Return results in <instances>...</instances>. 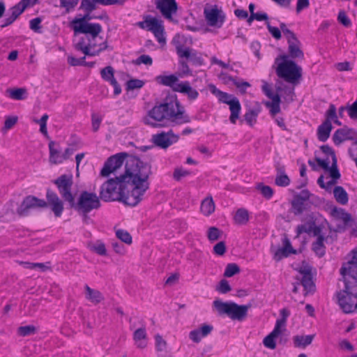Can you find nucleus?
Returning a JSON list of instances; mask_svg holds the SVG:
<instances>
[{
	"instance_id": "26",
	"label": "nucleus",
	"mask_w": 357,
	"mask_h": 357,
	"mask_svg": "<svg viewBox=\"0 0 357 357\" xmlns=\"http://www.w3.org/2000/svg\"><path fill=\"white\" fill-rule=\"evenodd\" d=\"M282 330L279 328V324H275L273 331L264 337L263 340L264 346L271 349H275L276 343L275 339L282 333Z\"/></svg>"
},
{
	"instance_id": "11",
	"label": "nucleus",
	"mask_w": 357,
	"mask_h": 357,
	"mask_svg": "<svg viewBox=\"0 0 357 357\" xmlns=\"http://www.w3.org/2000/svg\"><path fill=\"white\" fill-rule=\"evenodd\" d=\"M75 34L83 33L85 35L86 43L95 42L96 38L102 32V26L98 23L74 25L73 26Z\"/></svg>"
},
{
	"instance_id": "56",
	"label": "nucleus",
	"mask_w": 357,
	"mask_h": 357,
	"mask_svg": "<svg viewBox=\"0 0 357 357\" xmlns=\"http://www.w3.org/2000/svg\"><path fill=\"white\" fill-rule=\"evenodd\" d=\"M144 84V82L142 80L137 79H130L127 82V89L128 90H133L136 89L142 88Z\"/></svg>"
},
{
	"instance_id": "16",
	"label": "nucleus",
	"mask_w": 357,
	"mask_h": 357,
	"mask_svg": "<svg viewBox=\"0 0 357 357\" xmlns=\"http://www.w3.org/2000/svg\"><path fill=\"white\" fill-rule=\"evenodd\" d=\"M155 7L160 10L162 15L169 20H172V15L178 10V4L176 0H156Z\"/></svg>"
},
{
	"instance_id": "5",
	"label": "nucleus",
	"mask_w": 357,
	"mask_h": 357,
	"mask_svg": "<svg viewBox=\"0 0 357 357\" xmlns=\"http://www.w3.org/2000/svg\"><path fill=\"white\" fill-rule=\"evenodd\" d=\"M71 208H74L80 215L84 218L93 209H98L100 207V197L94 192L82 191L77 199H73V202L69 205Z\"/></svg>"
},
{
	"instance_id": "64",
	"label": "nucleus",
	"mask_w": 357,
	"mask_h": 357,
	"mask_svg": "<svg viewBox=\"0 0 357 357\" xmlns=\"http://www.w3.org/2000/svg\"><path fill=\"white\" fill-rule=\"evenodd\" d=\"M348 114L351 119H357V100L351 105L347 107Z\"/></svg>"
},
{
	"instance_id": "23",
	"label": "nucleus",
	"mask_w": 357,
	"mask_h": 357,
	"mask_svg": "<svg viewBox=\"0 0 357 357\" xmlns=\"http://www.w3.org/2000/svg\"><path fill=\"white\" fill-rule=\"evenodd\" d=\"M158 83L163 86H169L174 91L176 92L177 86L181 85V83H178V78L175 75H159L155 78Z\"/></svg>"
},
{
	"instance_id": "63",
	"label": "nucleus",
	"mask_w": 357,
	"mask_h": 357,
	"mask_svg": "<svg viewBox=\"0 0 357 357\" xmlns=\"http://www.w3.org/2000/svg\"><path fill=\"white\" fill-rule=\"evenodd\" d=\"M213 252L215 254L222 256L226 252V245L224 241H220L215 244L213 247Z\"/></svg>"
},
{
	"instance_id": "41",
	"label": "nucleus",
	"mask_w": 357,
	"mask_h": 357,
	"mask_svg": "<svg viewBox=\"0 0 357 357\" xmlns=\"http://www.w3.org/2000/svg\"><path fill=\"white\" fill-rule=\"evenodd\" d=\"M234 220L238 225L246 224L249 220L248 211L245 208L238 209L234 216Z\"/></svg>"
},
{
	"instance_id": "35",
	"label": "nucleus",
	"mask_w": 357,
	"mask_h": 357,
	"mask_svg": "<svg viewBox=\"0 0 357 357\" xmlns=\"http://www.w3.org/2000/svg\"><path fill=\"white\" fill-rule=\"evenodd\" d=\"M278 174L277 175L275 183L278 186H287L290 183V179L284 173V167L283 166L277 167Z\"/></svg>"
},
{
	"instance_id": "36",
	"label": "nucleus",
	"mask_w": 357,
	"mask_h": 357,
	"mask_svg": "<svg viewBox=\"0 0 357 357\" xmlns=\"http://www.w3.org/2000/svg\"><path fill=\"white\" fill-rule=\"evenodd\" d=\"M301 284L305 291V296L309 293H313L315 290V284L312 280V274L307 273L305 276H303L301 280Z\"/></svg>"
},
{
	"instance_id": "38",
	"label": "nucleus",
	"mask_w": 357,
	"mask_h": 357,
	"mask_svg": "<svg viewBox=\"0 0 357 357\" xmlns=\"http://www.w3.org/2000/svg\"><path fill=\"white\" fill-rule=\"evenodd\" d=\"M214 211H215V204L213 200V198L211 197H206V199H204L202 201V204H201L202 213L204 215L208 216L212 213H213Z\"/></svg>"
},
{
	"instance_id": "44",
	"label": "nucleus",
	"mask_w": 357,
	"mask_h": 357,
	"mask_svg": "<svg viewBox=\"0 0 357 357\" xmlns=\"http://www.w3.org/2000/svg\"><path fill=\"white\" fill-rule=\"evenodd\" d=\"M114 68L110 66H107L100 70L102 78L107 82H109L110 83L112 82V80L116 79L114 76Z\"/></svg>"
},
{
	"instance_id": "37",
	"label": "nucleus",
	"mask_w": 357,
	"mask_h": 357,
	"mask_svg": "<svg viewBox=\"0 0 357 357\" xmlns=\"http://www.w3.org/2000/svg\"><path fill=\"white\" fill-rule=\"evenodd\" d=\"M220 78L222 79L225 83H229V82H232L234 84L241 90L243 89V88H247L250 87V84L248 82H238L236 81V78L229 75L226 73H221L220 74Z\"/></svg>"
},
{
	"instance_id": "29",
	"label": "nucleus",
	"mask_w": 357,
	"mask_h": 357,
	"mask_svg": "<svg viewBox=\"0 0 357 357\" xmlns=\"http://www.w3.org/2000/svg\"><path fill=\"white\" fill-rule=\"evenodd\" d=\"M314 336V335H295L293 337L294 346L296 348L305 349L312 344Z\"/></svg>"
},
{
	"instance_id": "19",
	"label": "nucleus",
	"mask_w": 357,
	"mask_h": 357,
	"mask_svg": "<svg viewBox=\"0 0 357 357\" xmlns=\"http://www.w3.org/2000/svg\"><path fill=\"white\" fill-rule=\"evenodd\" d=\"M213 330V326L212 325L204 324L199 328L191 331L189 333V337L193 342L199 343L203 337L210 335Z\"/></svg>"
},
{
	"instance_id": "51",
	"label": "nucleus",
	"mask_w": 357,
	"mask_h": 357,
	"mask_svg": "<svg viewBox=\"0 0 357 357\" xmlns=\"http://www.w3.org/2000/svg\"><path fill=\"white\" fill-rule=\"evenodd\" d=\"M280 314L282 318L276 321L275 324H279V328L281 330H285L287 318L289 316L290 312L288 310L283 308L280 310Z\"/></svg>"
},
{
	"instance_id": "31",
	"label": "nucleus",
	"mask_w": 357,
	"mask_h": 357,
	"mask_svg": "<svg viewBox=\"0 0 357 357\" xmlns=\"http://www.w3.org/2000/svg\"><path fill=\"white\" fill-rule=\"evenodd\" d=\"M6 94L13 100H22L27 97V90L25 88L8 89Z\"/></svg>"
},
{
	"instance_id": "25",
	"label": "nucleus",
	"mask_w": 357,
	"mask_h": 357,
	"mask_svg": "<svg viewBox=\"0 0 357 357\" xmlns=\"http://www.w3.org/2000/svg\"><path fill=\"white\" fill-rule=\"evenodd\" d=\"M261 111V107L258 103H256L253 107L250 108L243 116L246 123L252 127L257 123V116Z\"/></svg>"
},
{
	"instance_id": "17",
	"label": "nucleus",
	"mask_w": 357,
	"mask_h": 357,
	"mask_svg": "<svg viewBox=\"0 0 357 357\" xmlns=\"http://www.w3.org/2000/svg\"><path fill=\"white\" fill-rule=\"evenodd\" d=\"M46 203L47 207L50 206L52 212L56 217H60L63 211V202L60 199L57 194L50 189L47 190L46 192Z\"/></svg>"
},
{
	"instance_id": "8",
	"label": "nucleus",
	"mask_w": 357,
	"mask_h": 357,
	"mask_svg": "<svg viewBox=\"0 0 357 357\" xmlns=\"http://www.w3.org/2000/svg\"><path fill=\"white\" fill-rule=\"evenodd\" d=\"M46 208H47V203L45 199H39L33 195H28L23 199L16 211L18 215L24 217L29 215L32 210Z\"/></svg>"
},
{
	"instance_id": "49",
	"label": "nucleus",
	"mask_w": 357,
	"mask_h": 357,
	"mask_svg": "<svg viewBox=\"0 0 357 357\" xmlns=\"http://www.w3.org/2000/svg\"><path fill=\"white\" fill-rule=\"evenodd\" d=\"M36 332V328L33 325H27V326H20L18 328V330H17L18 334L23 337L34 334Z\"/></svg>"
},
{
	"instance_id": "54",
	"label": "nucleus",
	"mask_w": 357,
	"mask_h": 357,
	"mask_svg": "<svg viewBox=\"0 0 357 357\" xmlns=\"http://www.w3.org/2000/svg\"><path fill=\"white\" fill-rule=\"evenodd\" d=\"M155 347L158 351H163L167 348V342L162 338V337L157 334L155 335Z\"/></svg>"
},
{
	"instance_id": "62",
	"label": "nucleus",
	"mask_w": 357,
	"mask_h": 357,
	"mask_svg": "<svg viewBox=\"0 0 357 357\" xmlns=\"http://www.w3.org/2000/svg\"><path fill=\"white\" fill-rule=\"evenodd\" d=\"M337 20L339 22L343 24L344 26H349L351 23L346 13L344 10H340L337 16Z\"/></svg>"
},
{
	"instance_id": "45",
	"label": "nucleus",
	"mask_w": 357,
	"mask_h": 357,
	"mask_svg": "<svg viewBox=\"0 0 357 357\" xmlns=\"http://www.w3.org/2000/svg\"><path fill=\"white\" fill-rule=\"evenodd\" d=\"M240 273L239 266L234 263L228 264L225 268L224 276L230 278Z\"/></svg>"
},
{
	"instance_id": "24",
	"label": "nucleus",
	"mask_w": 357,
	"mask_h": 357,
	"mask_svg": "<svg viewBox=\"0 0 357 357\" xmlns=\"http://www.w3.org/2000/svg\"><path fill=\"white\" fill-rule=\"evenodd\" d=\"M176 92H179L186 95L188 96V100L191 101L196 100L199 96L198 91L196 89H193L190 86V82L187 81L181 82V85L177 86Z\"/></svg>"
},
{
	"instance_id": "52",
	"label": "nucleus",
	"mask_w": 357,
	"mask_h": 357,
	"mask_svg": "<svg viewBox=\"0 0 357 357\" xmlns=\"http://www.w3.org/2000/svg\"><path fill=\"white\" fill-rule=\"evenodd\" d=\"M221 234L222 231L218 227H211L208 229L207 236L210 241H215L220 238Z\"/></svg>"
},
{
	"instance_id": "42",
	"label": "nucleus",
	"mask_w": 357,
	"mask_h": 357,
	"mask_svg": "<svg viewBox=\"0 0 357 357\" xmlns=\"http://www.w3.org/2000/svg\"><path fill=\"white\" fill-rule=\"evenodd\" d=\"M256 189L267 199H271L273 195V190L270 186L265 185L262 183H258L256 186Z\"/></svg>"
},
{
	"instance_id": "57",
	"label": "nucleus",
	"mask_w": 357,
	"mask_h": 357,
	"mask_svg": "<svg viewBox=\"0 0 357 357\" xmlns=\"http://www.w3.org/2000/svg\"><path fill=\"white\" fill-rule=\"evenodd\" d=\"M133 63L136 65L144 63L147 66H151L153 63V60L149 55L142 54L139 56L135 61H133Z\"/></svg>"
},
{
	"instance_id": "40",
	"label": "nucleus",
	"mask_w": 357,
	"mask_h": 357,
	"mask_svg": "<svg viewBox=\"0 0 357 357\" xmlns=\"http://www.w3.org/2000/svg\"><path fill=\"white\" fill-rule=\"evenodd\" d=\"M305 202V201L294 197L291 201V208L294 215H298L303 213L306 209Z\"/></svg>"
},
{
	"instance_id": "21",
	"label": "nucleus",
	"mask_w": 357,
	"mask_h": 357,
	"mask_svg": "<svg viewBox=\"0 0 357 357\" xmlns=\"http://www.w3.org/2000/svg\"><path fill=\"white\" fill-rule=\"evenodd\" d=\"M149 31H151L154 34L159 43L165 41V38L164 37V26L162 21L151 17Z\"/></svg>"
},
{
	"instance_id": "39",
	"label": "nucleus",
	"mask_w": 357,
	"mask_h": 357,
	"mask_svg": "<svg viewBox=\"0 0 357 357\" xmlns=\"http://www.w3.org/2000/svg\"><path fill=\"white\" fill-rule=\"evenodd\" d=\"M280 97L278 94H275L273 98H271V101H266L264 102L266 107L270 109V112L272 115H275L279 113L280 111Z\"/></svg>"
},
{
	"instance_id": "6",
	"label": "nucleus",
	"mask_w": 357,
	"mask_h": 357,
	"mask_svg": "<svg viewBox=\"0 0 357 357\" xmlns=\"http://www.w3.org/2000/svg\"><path fill=\"white\" fill-rule=\"evenodd\" d=\"M350 259L342 264L340 273L344 284L357 286V248L349 255Z\"/></svg>"
},
{
	"instance_id": "60",
	"label": "nucleus",
	"mask_w": 357,
	"mask_h": 357,
	"mask_svg": "<svg viewBox=\"0 0 357 357\" xmlns=\"http://www.w3.org/2000/svg\"><path fill=\"white\" fill-rule=\"evenodd\" d=\"M231 289L229 282L226 280H222L219 285L216 287V290L221 294H227Z\"/></svg>"
},
{
	"instance_id": "9",
	"label": "nucleus",
	"mask_w": 357,
	"mask_h": 357,
	"mask_svg": "<svg viewBox=\"0 0 357 357\" xmlns=\"http://www.w3.org/2000/svg\"><path fill=\"white\" fill-rule=\"evenodd\" d=\"M53 183L56 185L63 200L70 205L75 197L71 192L73 184V176L71 174H62L54 180Z\"/></svg>"
},
{
	"instance_id": "2",
	"label": "nucleus",
	"mask_w": 357,
	"mask_h": 357,
	"mask_svg": "<svg viewBox=\"0 0 357 357\" xmlns=\"http://www.w3.org/2000/svg\"><path fill=\"white\" fill-rule=\"evenodd\" d=\"M164 119L170 120L176 124L187 123L189 116L185 113L184 108L180 105L176 95L168 96L162 103L154 106L144 117L146 124L153 127L160 126Z\"/></svg>"
},
{
	"instance_id": "34",
	"label": "nucleus",
	"mask_w": 357,
	"mask_h": 357,
	"mask_svg": "<svg viewBox=\"0 0 357 357\" xmlns=\"http://www.w3.org/2000/svg\"><path fill=\"white\" fill-rule=\"evenodd\" d=\"M146 338V332L144 327L137 329L133 333V339L137 342V347L143 349L146 347L144 341Z\"/></svg>"
},
{
	"instance_id": "22",
	"label": "nucleus",
	"mask_w": 357,
	"mask_h": 357,
	"mask_svg": "<svg viewBox=\"0 0 357 357\" xmlns=\"http://www.w3.org/2000/svg\"><path fill=\"white\" fill-rule=\"evenodd\" d=\"M97 46L96 42L86 43L85 39L82 38L75 45V49L81 51L86 56H97L100 53V50L91 51V49L94 48Z\"/></svg>"
},
{
	"instance_id": "50",
	"label": "nucleus",
	"mask_w": 357,
	"mask_h": 357,
	"mask_svg": "<svg viewBox=\"0 0 357 357\" xmlns=\"http://www.w3.org/2000/svg\"><path fill=\"white\" fill-rule=\"evenodd\" d=\"M327 171L329 172L330 176L331 177V178L337 180L340 178L341 175L339 172V169H337V159H336L335 156L333 157V161L332 163V166L329 167V169H328Z\"/></svg>"
},
{
	"instance_id": "43",
	"label": "nucleus",
	"mask_w": 357,
	"mask_h": 357,
	"mask_svg": "<svg viewBox=\"0 0 357 357\" xmlns=\"http://www.w3.org/2000/svg\"><path fill=\"white\" fill-rule=\"evenodd\" d=\"M315 222L314 220L309 221L303 225H299L296 227V233L297 236H300L303 233H307L310 234L312 231V227L314 226Z\"/></svg>"
},
{
	"instance_id": "20",
	"label": "nucleus",
	"mask_w": 357,
	"mask_h": 357,
	"mask_svg": "<svg viewBox=\"0 0 357 357\" xmlns=\"http://www.w3.org/2000/svg\"><path fill=\"white\" fill-rule=\"evenodd\" d=\"M178 140V135H153L152 142L161 149H166Z\"/></svg>"
},
{
	"instance_id": "30",
	"label": "nucleus",
	"mask_w": 357,
	"mask_h": 357,
	"mask_svg": "<svg viewBox=\"0 0 357 357\" xmlns=\"http://www.w3.org/2000/svg\"><path fill=\"white\" fill-rule=\"evenodd\" d=\"M289 56L291 59H303L304 54L301 49V43L298 40L288 43Z\"/></svg>"
},
{
	"instance_id": "48",
	"label": "nucleus",
	"mask_w": 357,
	"mask_h": 357,
	"mask_svg": "<svg viewBox=\"0 0 357 357\" xmlns=\"http://www.w3.org/2000/svg\"><path fill=\"white\" fill-rule=\"evenodd\" d=\"M90 250L98 254L99 255L105 256L107 254L105 245L101 241H98L96 243L90 245Z\"/></svg>"
},
{
	"instance_id": "15",
	"label": "nucleus",
	"mask_w": 357,
	"mask_h": 357,
	"mask_svg": "<svg viewBox=\"0 0 357 357\" xmlns=\"http://www.w3.org/2000/svg\"><path fill=\"white\" fill-rule=\"evenodd\" d=\"M204 14L208 25L220 28L225 20V15L218 8H204Z\"/></svg>"
},
{
	"instance_id": "61",
	"label": "nucleus",
	"mask_w": 357,
	"mask_h": 357,
	"mask_svg": "<svg viewBox=\"0 0 357 357\" xmlns=\"http://www.w3.org/2000/svg\"><path fill=\"white\" fill-rule=\"evenodd\" d=\"M190 174V172L188 170H185L182 168H176L174 172L173 177L176 181H178L183 177H185Z\"/></svg>"
},
{
	"instance_id": "55",
	"label": "nucleus",
	"mask_w": 357,
	"mask_h": 357,
	"mask_svg": "<svg viewBox=\"0 0 357 357\" xmlns=\"http://www.w3.org/2000/svg\"><path fill=\"white\" fill-rule=\"evenodd\" d=\"M78 2L79 0H60V6L69 12L77 5Z\"/></svg>"
},
{
	"instance_id": "59",
	"label": "nucleus",
	"mask_w": 357,
	"mask_h": 357,
	"mask_svg": "<svg viewBox=\"0 0 357 357\" xmlns=\"http://www.w3.org/2000/svg\"><path fill=\"white\" fill-rule=\"evenodd\" d=\"M85 56L81 57L80 59H77L73 56H68V63L72 66H85L86 65L85 63Z\"/></svg>"
},
{
	"instance_id": "32",
	"label": "nucleus",
	"mask_w": 357,
	"mask_h": 357,
	"mask_svg": "<svg viewBox=\"0 0 357 357\" xmlns=\"http://www.w3.org/2000/svg\"><path fill=\"white\" fill-rule=\"evenodd\" d=\"M325 237L319 236L316 241L312 244V250L319 257H322L326 253V246L324 245Z\"/></svg>"
},
{
	"instance_id": "46",
	"label": "nucleus",
	"mask_w": 357,
	"mask_h": 357,
	"mask_svg": "<svg viewBox=\"0 0 357 357\" xmlns=\"http://www.w3.org/2000/svg\"><path fill=\"white\" fill-rule=\"evenodd\" d=\"M96 0H82L79 9L84 10L86 13H91L96 8Z\"/></svg>"
},
{
	"instance_id": "18",
	"label": "nucleus",
	"mask_w": 357,
	"mask_h": 357,
	"mask_svg": "<svg viewBox=\"0 0 357 357\" xmlns=\"http://www.w3.org/2000/svg\"><path fill=\"white\" fill-rule=\"evenodd\" d=\"M29 4L30 0H22L17 4L13 6L9 10V12H10V16L6 17L3 20L4 23L0 26L1 28L6 27L13 24Z\"/></svg>"
},
{
	"instance_id": "53",
	"label": "nucleus",
	"mask_w": 357,
	"mask_h": 357,
	"mask_svg": "<svg viewBox=\"0 0 357 357\" xmlns=\"http://www.w3.org/2000/svg\"><path fill=\"white\" fill-rule=\"evenodd\" d=\"M91 13H86V14L79 18H75L72 21L73 26L74 25H80L90 24L89 21L93 19V17L90 15Z\"/></svg>"
},
{
	"instance_id": "7",
	"label": "nucleus",
	"mask_w": 357,
	"mask_h": 357,
	"mask_svg": "<svg viewBox=\"0 0 357 357\" xmlns=\"http://www.w3.org/2000/svg\"><path fill=\"white\" fill-rule=\"evenodd\" d=\"M356 287L344 284V289L337 293L338 304L345 313H352L357 310V292H353Z\"/></svg>"
},
{
	"instance_id": "58",
	"label": "nucleus",
	"mask_w": 357,
	"mask_h": 357,
	"mask_svg": "<svg viewBox=\"0 0 357 357\" xmlns=\"http://www.w3.org/2000/svg\"><path fill=\"white\" fill-rule=\"evenodd\" d=\"M266 24L269 33L272 35V36L276 40H280L282 37L281 31L280 29L271 26L268 21L266 22Z\"/></svg>"
},
{
	"instance_id": "12",
	"label": "nucleus",
	"mask_w": 357,
	"mask_h": 357,
	"mask_svg": "<svg viewBox=\"0 0 357 357\" xmlns=\"http://www.w3.org/2000/svg\"><path fill=\"white\" fill-rule=\"evenodd\" d=\"M219 100L229 105V109L231 111L230 121L232 123H235L236 120L239 117L241 112V104L238 99L232 95L228 94L227 93L218 91V92Z\"/></svg>"
},
{
	"instance_id": "10",
	"label": "nucleus",
	"mask_w": 357,
	"mask_h": 357,
	"mask_svg": "<svg viewBox=\"0 0 357 357\" xmlns=\"http://www.w3.org/2000/svg\"><path fill=\"white\" fill-rule=\"evenodd\" d=\"M129 155L126 153H119L110 156L105 162L102 167L100 174L102 176H108L111 173L115 172L118 169L122 167L124 161H127Z\"/></svg>"
},
{
	"instance_id": "3",
	"label": "nucleus",
	"mask_w": 357,
	"mask_h": 357,
	"mask_svg": "<svg viewBox=\"0 0 357 357\" xmlns=\"http://www.w3.org/2000/svg\"><path fill=\"white\" fill-rule=\"evenodd\" d=\"M286 54L280 56L282 62L276 68L277 75L284 81L292 84H297L302 77V68L295 61L287 60Z\"/></svg>"
},
{
	"instance_id": "27",
	"label": "nucleus",
	"mask_w": 357,
	"mask_h": 357,
	"mask_svg": "<svg viewBox=\"0 0 357 357\" xmlns=\"http://www.w3.org/2000/svg\"><path fill=\"white\" fill-rule=\"evenodd\" d=\"M86 298L93 304H98L104 300V297L100 291L91 289L88 285H85Z\"/></svg>"
},
{
	"instance_id": "33",
	"label": "nucleus",
	"mask_w": 357,
	"mask_h": 357,
	"mask_svg": "<svg viewBox=\"0 0 357 357\" xmlns=\"http://www.w3.org/2000/svg\"><path fill=\"white\" fill-rule=\"evenodd\" d=\"M333 195L335 200L342 205L348 203L349 197L346 190L342 186H335L333 189Z\"/></svg>"
},
{
	"instance_id": "14",
	"label": "nucleus",
	"mask_w": 357,
	"mask_h": 357,
	"mask_svg": "<svg viewBox=\"0 0 357 357\" xmlns=\"http://www.w3.org/2000/svg\"><path fill=\"white\" fill-rule=\"evenodd\" d=\"M175 47L179 58H185L195 66H202L203 64L204 61L201 54L195 50L185 47L179 43L176 45Z\"/></svg>"
},
{
	"instance_id": "47",
	"label": "nucleus",
	"mask_w": 357,
	"mask_h": 357,
	"mask_svg": "<svg viewBox=\"0 0 357 357\" xmlns=\"http://www.w3.org/2000/svg\"><path fill=\"white\" fill-rule=\"evenodd\" d=\"M116 236L119 239L126 244L130 245L132 243V236L127 231L119 229L116 231Z\"/></svg>"
},
{
	"instance_id": "4",
	"label": "nucleus",
	"mask_w": 357,
	"mask_h": 357,
	"mask_svg": "<svg viewBox=\"0 0 357 357\" xmlns=\"http://www.w3.org/2000/svg\"><path fill=\"white\" fill-rule=\"evenodd\" d=\"M213 305L220 314H227L231 319L239 321L247 317L251 307V305H239L234 302H222L220 300L214 301Z\"/></svg>"
},
{
	"instance_id": "13",
	"label": "nucleus",
	"mask_w": 357,
	"mask_h": 357,
	"mask_svg": "<svg viewBox=\"0 0 357 357\" xmlns=\"http://www.w3.org/2000/svg\"><path fill=\"white\" fill-rule=\"evenodd\" d=\"M325 116V121L318 127L317 134H330L333 128L332 122L337 126L341 125L337 119L336 107L334 105H330Z\"/></svg>"
},
{
	"instance_id": "1",
	"label": "nucleus",
	"mask_w": 357,
	"mask_h": 357,
	"mask_svg": "<svg viewBox=\"0 0 357 357\" xmlns=\"http://www.w3.org/2000/svg\"><path fill=\"white\" fill-rule=\"evenodd\" d=\"M151 163L136 156L129 157L125 164L123 174L105 182L99 197L104 202L121 201L130 206H137L150 188L152 175Z\"/></svg>"
},
{
	"instance_id": "28",
	"label": "nucleus",
	"mask_w": 357,
	"mask_h": 357,
	"mask_svg": "<svg viewBox=\"0 0 357 357\" xmlns=\"http://www.w3.org/2000/svg\"><path fill=\"white\" fill-rule=\"evenodd\" d=\"M55 142L50 141L49 143L50 149V162L54 165L63 162V155L61 154L60 150L55 148Z\"/></svg>"
}]
</instances>
